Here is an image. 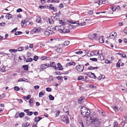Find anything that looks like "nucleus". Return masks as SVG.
Wrapping results in <instances>:
<instances>
[{"label":"nucleus","mask_w":127,"mask_h":127,"mask_svg":"<svg viewBox=\"0 0 127 127\" xmlns=\"http://www.w3.org/2000/svg\"><path fill=\"white\" fill-rule=\"evenodd\" d=\"M60 118L64 122V123L67 124L68 123L69 120L66 115H63L62 116H61Z\"/></svg>","instance_id":"nucleus-1"},{"label":"nucleus","mask_w":127,"mask_h":127,"mask_svg":"<svg viewBox=\"0 0 127 127\" xmlns=\"http://www.w3.org/2000/svg\"><path fill=\"white\" fill-rule=\"evenodd\" d=\"M84 69V66L82 65H79L76 67V69L77 71L80 72H82Z\"/></svg>","instance_id":"nucleus-2"},{"label":"nucleus","mask_w":127,"mask_h":127,"mask_svg":"<svg viewBox=\"0 0 127 127\" xmlns=\"http://www.w3.org/2000/svg\"><path fill=\"white\" fill-rule=\"evenodd\" d=\"M41 30V28L38 27H35L33 30L31 31V32L32 33H39Z\"/></svg>","instance_id":"nucleus-3"},{"label":"nucleus","mask_w":127,"mask_h":127,"mask_svg":"<svg viewBox=\"0 0 127 127\" xmlns=\"http://www.w3.org/2000/svg\"><path fill=\"white\" fill-rule=\"evenodd\" d=\"M55 17L54 16H52L51 17V18H48L47 19V18L46 17V18L47 20V21L50 24H52L54 23V21L53 20V19L54 18H55Z\"/></svg>","instance_id":"nucleus-4"},{"label":"nucleus","mask_w":127,"mask_h":127,"mask_svg":"<svg viewBox=\"0 0 127 127\" xmlns=\"http://www.w3.org/2000/svg\"><path fill=\"white\" fill-rule=\"evenodd\" d=\"M57 67L56 66V70L57 69L58 70H62L63 69V68L60 63L57 64Z\"/></svg>","instance_id":"nucleus-5"},{"label":"nucleus","mask_w":127,"mask_h":127,"mask_svg":"<svg viewBox=\"0 0 127 127\" xmlns=\"http://www.w3.org/2000/svg\"><path fill=\"white\" fill-rule=\"evenodd\" d=\"M59 27L60 28H61V27H63V33H68L70 32V30L68 29H64V27H63V26H59Z\"/></svg>","instance_id":"nucleus-6"},{"label":"nucleus","mask_w":127,"mask_h":127,"mask_svg":"<svg viewBox=\"0 0 127 127\" xmlns=\"http://www.w3.org/2000/svg\"><path fill=\"white\" fill-rule=\"evenodd\" d=\"M103 36H99V43H103L104 42V39Z\"/></svg>","instance_id":"nucleus-7"},{"label":"nucleus","mask_w":127,"mask_h":127,"mask_svg":"<svg viewBox=\"0 0 127 127\" xmlns=\"http://www.w3.org/2000/svg\"><path fill=\"white\" fill-rule=\"evenodd\" d=\"M42 119V118L41 117H35L34 120L35 122L38 123Z\"/></svg>","instance_id":"nucleus-8"},{"label":"nucleus","mask_w":127,"mask_h":127,"mask_svg":"<svg viewBox=\"0 0 127 127\" xmlns=\"http://www.w3.org/2000/svg\"><path fill=\"white\" fill-rule=\"evenodd\" d=\"M90 75L89 76V77L90 78L95 79L96 77L95 74L94 73L90 72Z\"/></svg>","instance_id":"nucleus-9"},{"label":"nucleus","mask_w":127,"mask_h":127,"mask_svg":"<svg viewBox=\"0 0 127 127\" xmlns=\"http://www.w3.org/2000/svg\"><path fill=\"white\" fill-rule=\"evenodd\" d=\"M6 15L5 16L6 18L7 19H9L12 18V16H13L12 15L10 14L9 13H6Z\"/></svg>","instance_id":"nucleus-10"},{"label":"nucleus","mask_w":127,"mask_h":127,"mask_svg":"<svg viewBox=\"0 0 127 127\" xmlns=\"http://www.w3.org/2000/svg\"><path fill=\"white\" fill-rule=\"evenodd\" d=\"M97 115L96 114H94L91 115L90 116V119L91 120H93L95 118L97 117Z\"/></svg>","instance_id":"nucleus-11"},{"label":"nucleus","mask_w":127,"mask_h":127,"mask_svg":"<svg viewBox=\"0 0 127 127\" xmlns=\"http://www.w3.org/2000/svg\"><path fill=\"white\" fill-rule=\"evenodd\" d=\"M63 111L67 113V114L68 115H69L68 113L69 110L67 107H65L63 109Z\"/></svg>","instance_id":"nucleus-12"},{"label":"nucleus","mask_w":127,"mask_h":127,"mask_svg":"<svg viewBox=\"0 0 127 127\" xmlns=\"http://www.w3.org/2000/svg\"><path fill=\"white\" fill-rule=\"evenodd\" d=\"M85 99V97L84 96L78 99V103L79 104H81L82 101Z\"/></svg>","instance_id":"nucleus-13"},{"label":"nucleus","mask_w":127,"mask_h":127,"mask_svg":"<svg viewBox=\"0 0 127 127\" xmlns=\"http://www.w3.org/2000/svg\"><path fill=\"white\" fill-rule=\"evenodd\" d=\"M33 98H30L29 100V103L30 106H32L33 105V104L32 103L33 101Z\"/></svg>","instance_id":"nucleus-14"},{"label":"nucleus","mask_w":127,"mask_h":127,"mask_svg":"<svg viewBox=\"0 0 127 127\" xmlns=\"http://www.w3.org/2000/svg\"><path fill=\"white\" fill-rule=\"evenodd\" d=\"M103 53H101L99 55L98 59L99 60H102L104 59V57L103 55Z\"/></svg>","instance_id":"nucleus-15"},{"label":"nucleus","mask_w":127,"mask_h":127,"mask_svg":"<svg viewBox=\"0 0 127 127\" xmlns=\"http://www.w3.org/2000/svg\"><path fill=\"white\" fill-rule=\"evenodd\" d=\"M101 123V122L98 121L95 123V124L96 127H99L100 126V124Z\"/></svg>","instance_id":"nucleus-16"},{"label":"nucleus","mask_w":127,"mask_h":127,"mask_svg":"<svg viewBox=\"0 0 127 127\" xmlns=\"http://www.w3.org/2000/svg\"><path fill=\"white\" fill-rule=\"evenodd\" d=\"M28 123V122H24L22 124V127H27L28 126H29L30 125V123H29L28 124V125L27 124Z\"/></svg>","instance_id":"nucleus-17"},{"label":"nucleus","mask_w":127,"mask_h":127,"mask_svg":"<svg viewBox=\"0 0 127 127\" xmlns=\"http://www.w3.org/2000/svg\"><path fill=\"white\" fill-rule=\"evenodd\" d=\"M41 59L42 60H49L50 59V58L45 56H43L41 57Z\"/></svg>","instance_id":"nucleus-18"},{"label":"nucleus","mask_w":127,"mask_h":127,"mask_svg":"<svg viewBox=\"0 0 127 127\" xmlns=\"http://www.w3.org/2000/svg\"><path fill=\"white\" fill-rule=\"evenodd\" d=\"M98 68V67L97 66H96L95 67H93L92 66H89L88 68V69L89 70H93L96 69Z\"/></svg>","instance_id":"nucleus-19"},{"label":"nucleus","mask_w":127,"mask_h":127,"mask_svg":"<svg viewBox=\"0 0 127 127\" xmlns=\"http://www.w3.org/2000/svg\"><path fill=\"white\" fill-rule=\"evenodd\" d=\"M22 67L25 70H28V65H24L22 66Z\"/></svg>","instance_id":"nucleus-20"},{"label":"nucleus","mask_w":127,"mask_h":127,"mask_svg":"<svg viewBox=\"0 0 127 127\" xmlns=\"http://www.w3.org/2000/svg\"><path fill=\"white\" fill-rule=\"evenodd\" d=\"M50 66L54 68L55 69H56V65L55 63L54 62H52L50 64Z\"/></svg>","instance_id":"nucleus-21"},{"label":"nucleus","mask_w":127,"mask_h":127,"mask_svg":"<svg viewBox=\"0 0 127 127\" xmlns=\"http://www.w3.org/2000/svg\"><path fill=\"white\" fill-rule=\"evenodd\" d=\"M63 51L62 49L61 48H57L56 49V51L58 52V53H60L62 52Z\"/></svg>","instance_id":"nucleus-22"},{"label":"nucleus","mask_w":127,"mask_h":127,"mask_svg":"<svg viewBox=\"0 0 127 127\" xmlns=\"http://www.w3.org/2000/svg\"><path fill=\"white\" fill-rule=\"evenodd\" d=\"M117 54L118 55H121L122 57L124 58H126L127 57V56L124 53H118Z\"/></svg>","instance_id":"nucleus-23"},{"label":"nucleus","mask_w":127,"mask_h":127,"mask_svg":"<svg viewBox=\"0 0 127 127\" xmlns=\"http://www.w3.org/2000/svg\"><path fill=\"white\" fill-rule=\"evenodd\" d=\"M39 8H40L41 9H44L45 8H48V5H44V6H42V5H39Z\"/></svg>","instance_id":"nucleus-24"},{"label":"nucleus","mask_w":127,"mask_h":127,"mask_svg":"<svg viewBox=\"0 0 127 127\" xmlns=\"http://www.w3.org/2000/svg\"><path fill=\"white\" fill-rule=\"evenodd\" d=\"M58 23L62 25H64L65 24V22H63L62 20H59Z\"/></svg>","instance_id":"nucleus-25"},{"label":"nucleus","mask_w":127,"mask_h":127,"mask_svg":"<svg viewBox=\"0 0 127 127\" xmlns=\"http://www.w3.org/2000/svg\"><path fill=\"white\" fill-rule=\"evenodd\" d=\"M44 34L47 36H48L50 34L49 32V30H47L45 29L44 30Z\"/></svg>","instance_id":"nucleus-26"},{"label":"nucleus","mask_w":127,"mask_h":127,"mask_svg":"<svg viewBox=\"0 0 127 127\" xmlns=\"http://www.w3.org/2000/svg\"><path fill=\"white\" fill-rule=\"evenodd\" d=\"M36 22L38 23H40L41 22V19L40 17H37L36 19Z\"/></svg>","instance_id":"nucleus-27"},{"label":"nucleus","mask_w":127,"mask_h":127,"mask_svg":"<svg viewBox=\"0 0 127 127\" xmlns=\"http://www.w3.org/2000/svg\"><path fill=\"white\" fill-rule=\"evenodd\" d=\"M24 50V47H23L20 46L18 48L17 50L18 51H23Z\"/></svg>","instance_id":"nucleus-28"},{"label":"nucleus","mask_w":127,"mask_h":127,"mask_svg":"<svg viewBox=\"0 0 127 127\" xmlns=\"http://www.w3.org/2000/svg\"><path fill=\"white\" fill-rule=\"evenodd\" d=\"M87 86L88 87H89V88H93L95 87V88H96V87L95 86L93 85H92V84H87Z\"/></svg>","instance_id":"nucleus-29"},{"label":"nucleus","mask_w":127,"mask_h":127,"mask_svg":"<svg viewBox=\"0 0 127 127\" xmlns=\"http://www.w3.org/2000/svg\"><path fill=\"white\" fill-rule=\"evenodd\" d=\"M49 97L50 100H53L54 99V97L52 95H50L49 96Z\"/></svg>","instance_id":"nucleus-30"},{"label":"nucleus","mask_w":127,"mask_h":127,"mask_svg":"<svg viewBox=\"0 0 127 127\" xmlns=\"http://www.w3.org/2000/svg\"><path fill=\"white\" fill-rule=\"evenodd\" d=\"M45 94V92H41L39 93V97H41L43 95Z\"/></svg>","instance_id":"nucleus-31"},{"label":"nucleus","mask_w":127,"mask_h":127,"mask_svg":"<svg viewBox=\"0 0 127 127\" xmlns=\"http://www.w3.org/2000/svg\"><path fill=\"white\" fill-rule=\"evenodd\" d=\"M84 77L82 76H79L77 78V79L78 80H80L82 79H84Z\"/></svg>","instance_id":"nucleus-32"},{"label":"nucleus","mask_w":127,"mask_h":127,"mask_svg":"<svg viewBox=\"0 0 127 127\" xmlns=\"http://www.w3.org/2000/svg\"><path fill=\"white\" fill-rule=\"evenodd\" d=\"M89 38L91 39H95L93 34H90L89 35Z\"/></svg>","instance_id":"nucleus-33"},{"label":"nucleus","mask_w":127,"mask_h":127,"mask_svg":"<svg viewBox=\"0 0 127 127\" xmlns=\"http://www.w3.org/2000/svg\"><path fill=\"white\" fill-rule=\"evenodd\" d=\"M23 33V32L21 31H17L14 33L15 35H19Z\"/></svg>","instance_id":"nucleus-34"},{"label":"nucleus","mask_w":127,"mask_h":127,"mask_svg":"<svg viewBox=\"0 0 127 127\" xmlns=\"http://www.w3.org/2000/svg\"><path fill=\"white\" fill-rule=\"evenodd\" d=\"M33 59L31 58H29L28 59L25 60L26 62H31L33 61Z\"/></svg>","instance_id":"nucleus-35"},{"label":"nucleus","mask_w":127,"mask_h":127,"mask_svg":"<svg viewBox=\"0 0 127 127\" xmlns=\"http://www.w3.org/2000/svg\"><path fill=\"white\" fill-rule=\"evenodd\" d=\"M5 67L4 66H3L0 69V71H1L2 72H4L5 71Z\"/></svg>","instance_id":"nucleus-36"},{"label":"nucleus","mask_w":127,"mask_h":127,"mask_svg":"<svg viewBox=\"0 0 127 127\" xmlns=\"http://www.w3.org/2000/svg\"><path fill=\"white\" fill-rule=\"evenodd\" d=\"M67 27L68 28L70 29H74L73 26L71 25L70 24H69L67 26Z\"/></svg>","instance_id":"nucleus-37"},{"label":"nucleus","mask_w":127,"mask_h":127,"mask_svg":"<svg viewBox=\"0 0 127 127\" xmlns=\"http://www.w3.org/2000/svg\"><path fill=\"white\" fill-rule=\"evenodd\" d=\"M83 108H85V109L86 110H87V113H88V114H87V115H89L90 114V113H89V112H87L88 110H89V112H90V111L89 110V109H88L87 107H85L84 106H82V107L81 109H83Z\"/></svg>","instance_id":"nucleus-38"},{"label":"nucleus","mask_w":127,"mask_h":127,"mask_svg":"<svg viewBox=\"0 0 127 127\" xmlns=\"http://www.w3.org/2000/svg\"><path fill=\"white\" fill-rule=\"evenodd\" d=\"M17 50H15L14 49H10L9 50V51L11 53L13 52L14 53H16L17 51Z\"/></svg>","instance_id":"nucleus-39"},{"label":"nucleus","mask_w":127,"mask_h":127,"mask_svg":"<svg viewBox=\"0 0 127 127\" xmlns=\"http://www.w3.org/2000/svg\"><path fill=\"white\" fill-rule=\"evenodd\" d=\"M52 4H50L49 6L50 8L51 9L53 10L54 11H56V9H55L54 7L52 6Z\"/></svg>","instance_id":"nucleus-40"},{"label":"nucleus","mask_w":127,"mask_h":127,"mask_svg":"<svg viewBox=\"0 0 127 127\" xmlns=\"http://www.w3.org/2000/svg\"><path fill=\"white\" fill-rule=\"evenodd\" d=\"M19 116L20 118H22L24 115L25 113L23 112L21 113L20 114H19Z\"/></svg>","instance_id":"nucleus-41"},{"label":"nucleus","mask_w":127,"mask_h":127,"mask_svg":"<svg viewBox=\"0 0 127 127\" xmlns=\"http://www.w3.org/2000/svg\"><path fill=\"white\" fill-rule=\"evenodd\" d=\"M69 43V41H66L63 43V45H64L67 46Z\"/></svg>","instance_id":"nucleus-42"},{"label":"nucleus","mask_w":127,"mask_h":127,"mask_svg":"<svg viewBox=\"0 0 127 127\" xmlns=\"http://www.w3.org/2000/svg\"><path fill=\"white\" fill-rule=\"evenodd\" d=\"M86 22H81L80 23H78V25H77V26H83L85 25L86 24Z\"/></svg>","instance_id":"nucleus-43"},{"label":"nucleus","mask_w":127,"mask_h":127,"mask_svg":"<svg viewBox=\"0 0 127 127\" xmlns=\"http://www.w3.org/2000/svg\"><path fill=\"white\" fill-rule=\"evenodd\" d=\"M68 64V65H75V63L74 62H72L67 63Z\"/></svg>","instance_id":"nucleus-44"},{"label":"nucleus","mask_w":127,"mask_h":127,"mask_svg":"<svg viewBox=\"0 0 127 127\" xmlns=\"http://www.w3.org/2000/svg\"><path fill=\"white\" fill-rule=\"evenodd\" d=\"M33 60L35 61H37L38 58V57L36 55H35L33 57Z\"/></svg>","instance_id":"nucleus-45"},{"label":"nucleus","mask_w":127,"mask_h":127,"mask_svg":"<svg viewBox=\"0 0 127 127\" xmlns=\"http://www.w3.org/2000/svg\"><path fill=\"white\" fill-rule=\"evenodd\" d=\"M45 66H46V65H45V64H42L41 65V68L42 70L45 69L46 68Z\"/></svg>","instance_id":"nucleus-46"},{"label":"nucleus","mask_w":127,"mask_h":127,"mask_svg":"<svg viewBox=\"0 0 127 127\" xmlns=\"http://www.w3.org/2000/svg\"><path fill=\"white\" fill-rule=\"evenodd\" d=\"M27 115L29 116H31L33 113V112H32L29 111H27Z\"/></svg>","instance_id":"nucleus-47"},{"label":"nucleus","mask_w":127,"mask_h":127,"mask_svg":"<svg viewBox=\"0 0 127 127\" xmlns=\"http://www.w3.org/2000/svg\"><path fill=\"white\" fill-rule=\"evenodd\" d=\"M14 89L15 91H18L20 90V88L17 86H15L14 87Z\"/></svg>","instance_id":"nucleus-48"},{"label":"nucleus","mask_w":127,"mask_h":127,"mask_svg":"<svg viewBox=\"0 0 127 127\" xmlns=\"http://www.w3.org/2000/svg\"><path fill=\"white\" fill-rule=\"evenodd\" d=\"M90 60L91 61H97V59L96 58H90Z\"/></svg>","instance_id":"nucleus-49"},{"label":"nucleus","mask_w":127,"mask_h":127,"mask_svg":"<svg viewBox=\"0 0 127 127\" xmlns=\"http://www.w3.org/2000/svg\"><path fill=\"white\" fill-rule=\"evenodd\" d=\"M93 122H94L95 123L96 122H97V121H99V119L98 118V117H96L93 120Z\"/></svg>","instance_id":"nucleus-50"},{"label":"nucleus","mask_w":127,"mask_h":127,"mask_svg":"<svg viewBox=\"0 0 127 127\" xmlns=\"http://www.w3.org/2000/svg\"><path fill=\"white\" fill-rule=\"evenodd\" d=\"M57 31L61 33H63V29L62 28H59L57 30Z\"/></svg>","instance_id":"nucleus-51"},{"label":"nucleus","mask_w":127,"mask_h":127,"mask_svg":"<svg viewBox=\"0 0 127 127\" xmlns=\"http://www.w3.org/2000/svg\"><path fill=\"white\" fill-rule=\"evenodd\" d=\"M61 14V12L60 11H59L58 12L56 13V17H59Z\"/></svg>","instance_id":"nucleus-52"},{"label":"nucleus","mask_w":127,"mask_h":127,"mask_svg":"<svg viewBox=\"0 0 127 127\" xmlns=\"http://www.w3.org/2000/svg\"><path fill=\"white\" fill-rule=\"evenodd\" d=\"M26 23V20L22 21L21 22V25L22 27H23V26H24V25L25 24V23Z\"/></svg>","instance_id":"nucleus-53"},{"label":"nucleus","mask_w":127,"mask_h":127,"mask_svg":"<svg viewBox=\"0 0 127 127\" xmlns=\"http://www.w3.org/2000/svg\"><path fill=\"white\" fill-rule=\"evenodd\" d=\"M56 78H57L58 80H62L63 77L62 76H58L56 77Z\"/></svg>","instance_id":"nucleus-54"},{"label":"nucleus","mask_w":127,"mask_h":127,"mask_svg":"<svg viewBox=\"0 0 127 127\" xmlns=\"http://www.w3.org/2000/svg\"><path fill=\"white\" fill-rule=\"evenodd\" d=\"M114 126L113 127H118V123L117 122H115L114 123Z\"/></svg>","instance_id":"nucleus-55"},{"label":"nucleus","mask_w":127,"mask_h":127,"mask_svg":"<svg viewBox=\"0 0 127 127\" xmlns=\"http://www.w3.org/2000/svg\"><path fill=\"white\" fill-rule=\"evenodd\" d=\"M46 90L48 92H50L51 91L52 89L51 88L47 87L46 88Z\"/></svg>","instance_id":"nucleus-56"},{"label":"nucleus","mask_w":127,"mask_h":127,"mask_svg":"<svg viewBox=\"0 0 127 127\" xmlns=\"http://www.w3.org/2000/svg\"><path fill=\"white\" fill-rule=\"evenodd\" d=\"M56 117L58 116L60 113V111L59 110H57L56 111Z\"/></svg>","instance_id":"nucleus-57"},{"label":"nucleus","mask_w":127,"mask_h":127,"mask_svg":"<svg viewBox=\"0 0 127 127\" xmlns=\"http://www.w3.org/2000/svg\"><path fill=\"white\" fill-rule=\"evenodd\" d=\"M98 112L99 114H100L103 115V116H104V115H103V114L104 113V112L103 111H101L100 110H99L98 111Z\"/></svg>","instance_id":"nucleus-58"},{"label":"nucleus","mask_w":127,"mask_h":127,"mask_svg":"<svg viewBox=\"0 0 127 127\" xmlns=\"http://www.w3.org/2000/svg\"><path fill=\"white\" fill-rule=\"evenodd\" d=\"M24 79H25V78H22L20 79H19L18 80V82H20L21 81H24Z\"/></svg>","instance_id":"nucleus-59"},{"label":"nucleus","mask_w":127,"mask_h":127,"mask_svg":"<svg viewBox=\"0 0 127 127\" xmlns=\"http://www.w3.org/2000/svg\"><path fill=\"white\" fill-rule=\"evenodd\" d=\"M59 8L61 9L64 7V6L62 3H61L59 5Z\"/></svg>","instance_id":"nucleus-60"},{"label":"nucleus","mask_w":127,"mask_h":127,"mask_svg":"<svg viewBox=\"0 0 127 127\" xmlns=\"http://www.w3.org/2000/svg\"><path fill=\"white\" fill-rule=\"evenodd\" d=\"M105 63H106L107 64H108L109 63H111V62L108 59H107L106 60H105Z\"/></svg>","instance_id":"nucleus-61"},{"label":"nucleus","mask_w":127,"mask_h":127,"mask_svg":"<svg viewBox=\"0 0 127 127\" xmlns=\"http://www.w3.org/2000/svg\"><path fill=\"white\" fill-rule=\"evenodd\" d=\"M49 80L50 81H52L53 80V77L52 76H50L49 77Z\"/></svg>","instance_id":"nucleus-62"},{"label":"nucleus","mask_w":127,"mask_h":127,"mask_svg":"<svg viewBox=\"0 0 127 127\" xmlns=\"http://www.w3.org/2000/svg\"><path fill=\"white\" fill-rule=\"evenodd\" d=\"M5 23L4 22H2L0 23V26H3L5 25Z\"/></svg>","instance_id":"nucleus-63"},{"label":"nucleus","mask_w":127,"mask_h":127,"mask_svg":"<svg viewBox=\"0 0 127 127\" xmlns=\"http://www.w3.org/2000/svg\"><path fill=\"white\" fill-rule=\"evenodd\" d=\"M19 113H18V112L16 113L15 116V117L16 118H18L19 116Z\"/></svg>","instance_id":"nucleus-64"}]
</instances>
